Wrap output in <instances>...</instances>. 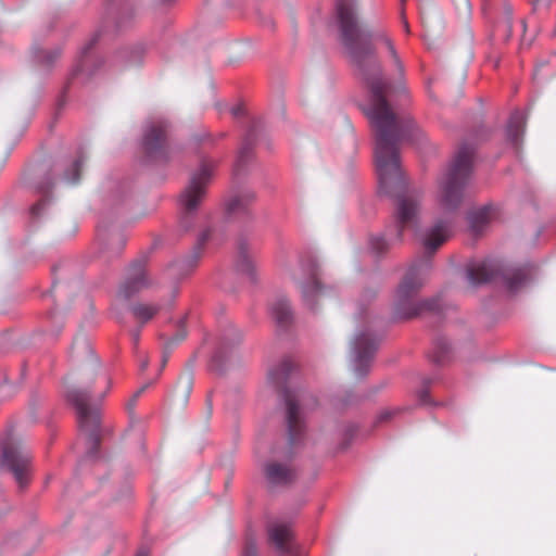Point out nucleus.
<instances>
[{"mask_svg":"<svg viewBox=\"0 0 556 556\" xmlns=\"http://www.w3.org/2000/svg\"><path fill=\"white\" fill-rule=\"evenodd\" d=\"M143 389H144V388H141V389L137 392V394H136V395H139L140 393H142Z\"/></svg>","mask_w":556,"mask_h":556,"instance_id":"ea45409f","label":"nucleus"},{"mask_svg":"<svg viewBox=\"0 0 556 556\" xmlns=\"http://www.w3.org/2000/svg\"><path fill=\"white\" fill-rule=\"evenodd\" d=\"M419 203L410 195L400 197L396 205V223L397 232L394 238H390L389 241H400L402 237V230L405 227L413 226L418 218Z\"/></svg>","mask_w":556,"mask_h":556,"instance_id":"9b49d317","label":"nucleus"},{"mask_svg":"<svg viewBox=\"0 0 556 556\" xmlns=\"http://www.w3.org/2000/svg\"><path fill=\"white\" fill-rule=\"evenodd\" d=\"M150 286L151 280L143 263H135L129 267L126 278L119 287L118 294L127 300Z\"/></svg>","mask_w":556,"mask_h":556,"instance_id":"9d476101","label":"nucleus"},{"mask_svg":"<svg viewBox=\"0 0 556 556\" xmlns=\"http://www.w3.org/2000/svg\"><path fill=\"white\" fill-rule=\"evenodd\" d=\"M213 166L204 163L194 172L188 186L181 192L179 203L185 214H192L203 201L206 187L212 178Z\"/></svg>","mask_w":556,"mask_h":556,"instance_id":"423d86ee","label":"nucleus"},{"mask_svg":"<svg viewBox=\"0 0 556 556\" xmlns=\"http://www.w3.org/2000/svg\"><path fill=\"white\" fill-rule=\"evenodd\" d=\"M336 16L342 43L356 64L371 92L365 113L375 131V163L379 190L396 194L405 187L400 167L399 143L402 140L421 143L424 131L410 118H399L383 97L386 84L370 43L365 40L355 16V0H336Z\"/></svg>","mask_w":556,"mask_h":556,"instance_id":"f257e3e1","label":"nucleus"},{"mask_svg":"<svg viewBox=\"0 0 556 556\" xmlns=\"http://www.w3.org/2000/svg\"><path fill=\"white\" fill-rule=\"evenodd\" d=\"M241 332L235 328L228 329L220 339L218 353L220 356L233 351L241 342Z\"/></svg>","mask_w":556,"mask_h":556,"instance_id":"4be33fe9","label":"nucleus"},{"mask_svg":"<svg viewBox=\"0 0 556 556\" xmlns=\"http://www.w3.org/2000/svg\"><path fill=\"white\" fill-rule=\"evenodd\" d=\"M208 237H210V231H208V230H207V231H204V232L201 235L200 239H199L200 243H201V244H202V243H204V242L208 239Z\"/></svg>","mask_w":556,"mask_h":556,"instance_id":"2f4dec72","label":"nucleus"},{"mask_svg":"<svg viewBox=\"0 0 556 556\" xmlns=\"http://www.w3.org/2000/svg\"><path fill=\"white\" fill-rule=\"evenodd\" d=\"M111 381L106 375L97 374V365L86 366L80 375L78 386L68 387L66 399L78 415L80 427L89 432L90 441L96 444V431L99 426L100 405L110 390Z\"/></svg>","mask_w":556,"mask_h":556,"instance_id":"f03ea898","label":"nucleus"},{"mask_svg":"<svg viewBox=\"0 0 556 556\" xmlns=\"http://www.w3.org/2000/svg\"><path fill=\"white\" fill-rule=\"evenodd\" d=\"M254 200L253 192H244L231 198L227 203V210L230 213L244 210Z\"/></svg>","mask_w":556,"mask_h":556,"instance_id":"393cba45","label":"nucleus"},{"mask_svg":"<svg viewBox=\"0 0 556 556\" xmlns=\"http://www.w3.org/2000/svg\"><path fill=\"white\" fill-rule=\"evenodd\" d=\"M526 119L521 112H514L507 123L506 136L508 141L518 147L521 136L523 135Z\"/></svg>","mask_w":556,"mask_h":556,"instance_id":"a211bd4d","label":"nucleus"},{"mask_svg":"<svg viewBox=\"0 0 556 556\" xmlns=\"http://www.w3.org/2000/svg\"><path fill=\"white\" fill-rule=\"evenodd\" d=\"M83 165V159H79L71 164L68 172L72 173L73 177H68L67 173L64 175L63 180L67 184H75L79 178V172Z\"/></svg>","mask_w":556,"mask_h":556,"instance_id":"a878e982","label":"nucleus"},{"mask_svg":"<svg viewBox=\"0 0 556 556\" xmlns=\"http://www.w3.org/2000/svg\"><path fill=\"white\" fill-rule=\"evenodd\" d=\"M164 139L165 127L162 123L149 125L143 138V144L148 153L156 152L162 147Z\"/></svg>","mask_w":556,"mask_h":556,"instance_id":"dca6fc26","label":"nucleus"},{"mask_svg":"<svg viewBox=\"0 0 556 556\" xmlns=\"http://www.w3.org/2000/svg\"><path fill=\"white\" fill-rule=\"evenodd\" d=\"M264 473L267 482L275 485H285L292 481L294 473L293 469L288 463V458L282 460L273 458L264 466Z\"/></svg>","mask_w":556,"mask_h":556,"instance_id":"f8f14e48","label":"nucleus"},{"mask_svg":"<svg viewBox=\"0 0 556 556\" xmlns=\"http://www.w3.org/2000/svg\"><path fill=\"white\" fill-rule=\"evenodd\" d=\"M378 345V337L369 329H358L355 332L352 346V363L358 375L366 372L368 363Z\"/></svg>","mask_w":556,"mask_h":556,"instance_id":"6e6552de","label":"nucleus"},{"mask_svg":"<svg viewBox=\"0 0 556 556\" xmlns=\"http://www.w3.org/2000/svg\"><path fill=\"white\" fill-rule=\"evenodd\" d=\"M243 556H257L256 546L252 541L247 542Z\"/></svg>","mask_w":556,"mask_h":556,"instance_id":"c85d7f7f","label":"nucleus"},{"mask_svg":"<svg viewBox=\"0 0 556 556\" xmlns=\"http://www.w3.org/2000/svg\"><path fill=\"white\" fill-rule=\"evenodd\" d=\"M286 406H287V421H288V430L291 442H295L298 435L302 431V419L299 408L298 400L287 393L286 394Z\"/></svg>","mask_w":556,"mask_h":556,"instance_id":"4468645a","label":"nucleus"},{"mask_svg":"<svg viewBox=\"0 0 556 556\" xmlns=\"http://www.w3.org/2000/svg\"><path fill=\"white\" fill-rule=\"evenodd\" d=\"M167 361H168V354L164 353L162 356V368L166 365Z\"/></svg>","mask_w":556,"mask_h":556,"instance_id":"f704fd0d","label":"nucleus"},{"mask_svg":"<svg viewBox=\"0 0 556 556\" xmlns=\"http://www.w3.org/2000/svg\"><path fill=\"white\" fill-rule=\"evenodd\" d=\"M131 312L138 320L147 323L156 315L159 312V306L139 303L132 306Z\"/></svg>","mask_w":556,"mask_h":556,"instance_id":"b1692460","label":"nucleus"},{"mask_svg":"<svg viewBox=\"0 0 556 556\" xmlns=\"http://www.w3.org/2000/svg\"><path fill=\"white\" fill-rule=\"evenodd\" d=\"M451 230L446 222H439L422 237V244L427 252L432 253L441 247L450 237Z\"/></svg>","mask_w":556,"mask_h":556,"instance_id":"ddd939ff","label":"nucleus"},{"mask_svg":"<svg viewBox=\"0 0 556 556\" xmlns=\"http://www.w3.org/2000/svg\"><path fill=\"white\" fill-rule=\"evenodd\" d=\"M138 339H139V331H136V332L134 333V340L137 342V341H138Z\"/></svg>","mask_w":556,"mask_h":556,"instance_id":"4c0bfd02","label":"nucleus"},{"mask_svg":"<svg viewBox=\"0 0 556 556\" xmlns=\"http://www.w3.org/2000/svg\"><path fill=\"white\" fill-rule=\"evenodd\" d=\"M401 21H402L404 30L408 34L409 33V25H408V22H407V20H406V17H405L403 12L401 13Z\"/></svg>","mask_w":556,"mask_h":556,"instance_id":"7c9ffc66","label":"nucleus"},{"mask_svg":"<svg viewBox=\"0 0 556 556\" xmlns=\"http://www.w3.org/2000/svg\"><path fill=\"white\" fill-rule=\"evenodd\" d=\"M283 270L286 275L294 280L299 278L300 274L305 277V281L300 283V289L304 303L313 308L315 302L324 294V291L319 286L316 264L314 262H309L307 266H303L287 263L283 266Z\"/></svg>","mask_w":556,"mask_h":556,"instance_id":"0eeeda50","label":"nucleus"},{"mask_svg":"<svg viewBox=\"0 0 556 556\" xmlns=\"http://www.w3.org/2000/svg\"><path fill=\"white\" fill-rule=\"evenodd\" d=\"M124 244V239L118 235H114L110 238L106 249L112 250L113 254H117L123 249Z\"/></svg>","mask_w":556,"mask_h":556,"instance_id":"bb28decb","label":"nucleus"},{"mask_svg":"<svg viewBox=\"0 0 556 556\" xmlns=\"http://www.w3.org/2000/svg\"><path fill=\"white\" fill-rule=\"evenodd\" d=\"M466 279L472 289L486 281V258L479 257L470 260L466 265Z\"/></svg>","mask_w":556,"mask_h":556,"instance_id":"2eb2a0df","label":"nucleus"},{"mask_svg":"<svg viewBox=\"0 0 556 556\" xmlns=\"http://www.w3.org/2000/svg\"><path fill=\"white\" fill-rule=\"evenodd\" d=\"M137 556H149V555H148V552L140 551Z\"/></svg>","mask_w":556,"mask_h":556,"instance_id":"e433bc0d","label":"nucleus"},{"mask_svg":"<svg viewBox=\"0 0 556 556\" xmlns=\"http://www.w3.org/2000/svg\"><path fill=\"white\" fill-rule=\"evenodd\" d=\"M269 536L276 546L282 549L291 536V530L287 525L275 523L269 528Z\"/></svg>","mask_w":556,"mask_h":556,"instance_id":"5701e85b","label":"nucleus"},{"mask_svg":"<svg viewBox=\"0 0 556 556\" xmlns=\"http://www.w3.org/2000/svg\"><path fill=\"white\" fill-rule=\"evenodd\" d=\"M185 337H186V332L179 333L177 341L182 340Z\"/></svg>","mask_w":556,"mask_h":556,"instance_id":"c9c22d12","label":"nucleus"},{"mask_svg":"<svg viewBox=\"0 0 556 556\" xmlns=\"http://www.w3.org/2000/svg\"><path fill=\"white\" fill-rule=\"evenodd\" d=\"M270 313L277 324L283 326L292 319V311L289 301L278 298L270 306Z\"/></svg>","mask_w":556,"mask_h":556,"instance_id":"412c9836","label":"nucleus"},{"mask_svg":"<svg viewBox=\"0 0 556 556\" xmlns=\"http://www.w3.org/2000/svg\"><path fill=\"white\" fill-rule=\"evenodd\" d=\"M532 267L510 266L501 261L489 262V292H501L514 295L519 292L531 279Z\"/></svg>","mask_w":556,"mask_h":556,"instance_id":"39448f33","label":"nucleus"},{"mask_svg":"<svg viewBox=\"0 0 556 556\" xmlns=\"http://www.w3.org/2000/svg\"><path fill=\"white\" fill-rule=\"evenodd\" d=\"M467 222L469 231L473 236L483 233L486 226V206L473 207L467 213Z\"/></svg>","mask_w":556,"mask_h":556,"instance_id":"6ab92c4d","label":"nucleus"},{"mask_svg":"<svg viewBox=\"0 0 556 556\" xmlns=\"http://www.w3.org/2000/svg\"><path fill=\"white\" fill-rule=\"evenodd\" d=\"M293 369V364L290 359H283L269 368L267 374V381L274 388L280 389L288 376Z\"/></svg>","mask_w":556,"mask_h":556,"instance_id":"f3484780","label":"nucleus"},{"mask_svg":"<svg viewBox=\"0 0 556 556\" xmlns=\"http://www.w3.org/2000/svg\"><path fill=\"white\" fill-rule=\"evenodd\" d=\"M372 245L378 251H382L389 245V241H387L384 238H376L372 240Z\"/></svg>","mask_w":556,"mask_h":556,"instance_id":"c756f323","label":"nucleus"},{"mask_svg":"<svg viewBox=\"0 0 556 556\" xmlns=\"http://www.w3.org/2000/svg\"><path fill=\"white\" fill-rule=\"evenodd\" d=\"M41 205H42L41 203H38V204L34 205V206L31 207V213H33L34 215H39V211H40V208H41Z\"/></svg>","mask_w":556,"mask_h":556,"instance_id":"473e14b6","label":"nucleus"},{"mask_svg":"<svg viewBox=\"0 0 556 556\" xmlns=\"http://www.w3.org/2000/svg\"><path fill=\"white\" fill-rule=\"evenodd\" d=\"M149 361L147 358H143L140 361V369L146 370L148 367Z\"/></svg>","mask_w":556,"mask_h":556,"instance_id":"72a5a7b5","label":"nucleus"},{"mask_svg":"<svg viewBox=\"0 0 556 556\" xmlns=\"http://www.w3.org/2000/svg\"><path fill=\"white\" fill-rule=\"evenodd\" d=\"M472 157L471 151L460 150L452 164L438 178L437 201L442 210L454 211L459 206L463 191L470 180Z\"/></svg>","mask_w":556,"mask_h":556,"instance_id":"7ed1b4c3","label":"nucleus"},{"mask_svg":"<svg viewBox=\"0 0 556 556\" xmlns=\"http://www.w3.org/2000/svg\"><path fill=\"white\" fill-rule=\"evenodd\" d=\"M380 39L383 42V45L386 46L387 50L392 55V58L397 62V54H396L395 48H394L393 42L391 41V39L389 37H387V36H381Z\"/></svg>","mask_w":556,"mask_h":556,"instance_id":"cd10ccee","label":"nucleus"},{"mask_svg":"<svg viewBox=\"0 0 556 556\" xmlns=\"http://www.w3.org/2000/svg\"><path fill=\"white\" fill-rule=\"evenodd\" d=\"M428 261H418L407 270L394 296V315L396 318H412L418 315L425 303L415 302L414 294L424 286L430 271Z\"/></svg>","mask_w":556,"mask_h":556,"instance_id":"20e7f679","label":"nucleus"},{"mask_svg":"<svg viewBox=\"0 0 556 556\" xmlns=\"http://www.w3.org/2000/svg\"><path fill=\"white\" fill-rule=\"evenodd\" d=\"M494 66H495V67H497V66H498V61H495Z\"/></svg>","mask_w":556,"mask_h":556,"instance_id":"a19ab883","label":"nucleus"},{"mask_svg":"<svg viewBox=\"0 0 556 556\" xmlns=\"http://www.w3.org/2000/svg\"><path fill=\"white\" fill-rule=\"evenodd\" d=\"M488 214H489V220H490V219H491V214H492V212H491V205H489Z\"/></svg>","mask_w":556,"mask_h":556,"instance_id":"58836bf2","label":"nucleus"},{"mask_svg":"<svg viewBox=\"0 0 556 556\" xmlns=\"http://www.w3.org/2000/svg\"><path fill=\"white\" fill-rule=\"evenodd\" d=\"M236 269L239 274L245 276L250 281H256L257 264L250 253L243 251L239 254L236 263Z\"/></svg>","mask_w":556,"mask_h":556,"instance_id":"aec40b11","label":"nucleus"},{"mask_svg":"<svg viewBox=\"0 0 556 556\" xmlns=\"http://www.w3.org/2000/svg\"><path fill=\"white\" fill-rule=\"evenodd\" d=\"M31 457L25 451L9 444L2 445V466L7 467L14 476L21 488L29 480Z\"/></svg>","mask_w":556,"mask_h":556,"instance_id":"1a4fd4ad","label":"nucleus"}]
</instances>
